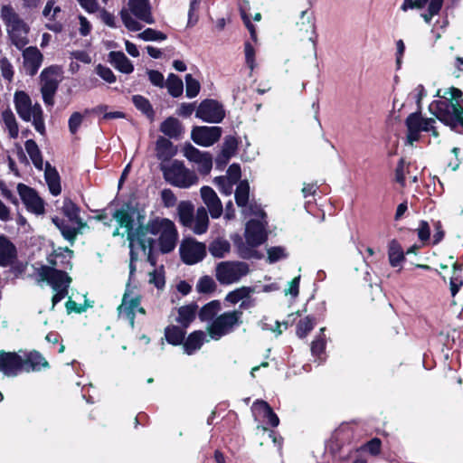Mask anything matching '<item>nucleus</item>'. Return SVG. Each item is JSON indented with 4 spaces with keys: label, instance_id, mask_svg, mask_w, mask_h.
Returning <instances> with one entry per match:
<instances>
[{
    "label": "nucleus",
    "instance_id": "1",
    "mask_svg": "<svg viewBox=\"0 0 463 463\" xmlns=\"http://www.w3.org/2000/svg\"><path fill=\"white\" fill-rule=\"evenodd\" d=\"M145 216L139 213L137 219L138 224L133 230L131 243L141 245V251L146 257L147 261L155 267L156 260L154 250L157 246L160 252L169 253L176 246L178 232L175 223L166 218H156L150 220L146 225H143Z\"/></svg>",
    "mask_w": 463,
    "mask_h": 463
},
{
    "label": "nucleus",
    "instance_id": "2",
    "mask_svg": "<svg viewBox=\"0 0 463 463\" xmlns=\"http://www.w3.org/2000/svg\"><path fill=\"white\" fill-rule=\"evenodd\" d=\"M72 256L71 250L59 247L53 250L48 257L51 266H43L38 270L39 279L47 282L54 292L52 298V308L68 296L71 278L66 270L72 269Z\"/></svg>",
    "mask_w": 463,
    "mask_h": 463
},
{
    "label": "nucleus",
    "instance_id": "3",
    "mask_svg": "<svg viewBox=\"0 0 463 463\" xmlns=\"http://www.w3.org/2000/svg\"><path fill=\"white\" fill-rule=\"evenodd\" d=\"M437 96L440 99L434 100L430 104V112L451 128L458 126L463 127L462 91L456 88H450L441 94V90H439Z\"/></svg>",
    "mask_w": 463,
    "mask_h": 463
},
{
    "label": "nucleus",
    "instance_id": "4",
    "mask_svg": "<svg viewBox=\"0 0 463 463\" xmlns=\"http://www.w3.org/2000/svg\"><path fill=\"white\" fill-rule=\"evenodd\" d=\"M139 211L130 205H124L113 213V218L118 222V227L113 232V236H127L130 248L129 273L132 276L136 270L135 261L138 257V250H141V245L131 243L133 230L138 224Z\"/></svg>",
    "mask_w": 463,
    "mask_h": 463
},
{
    "label": "nucleus",
    "instance_id": "5",
    "mask_svg": "<svg viewBox=\"0 0 463 463\" xmlns=\"http://www.w3.org/2000/svg\"><path fill=\"white\" fill-rule=\"evenodd\" d=\"M0 17L5 25L12 44L19 50L24 49L29 43V25L19 16L11 5H2Z\"/></svg>",
    "mask_w": 463,
    "mask_h": 463
},
{
    "label": "nucleus",
    "instance_id": "6",
    "mask_svg": "<svg viewBox=\"0 0 463 463\" xmlns=\"http://www.w3.org/2000/svg\"><path fill=\"white\" fill-rule=\"evenodd\" d=\"M14 103L18 116L24 121H32L36 131L43 135L45 132V125L43 109L40 104H33L29 95L23 90L15 91L14 95Z\"/></svg>",
    "mask_w": 463,
    "mask_h": 463
},
{
    "label": "nucleus",
    "instance_id": "7",
    "mask_svg": "<svg viewBox=\"0 0 463 463\" xmlns=\"http://www.w3.org/2000/svg\"><path fill=\"white\" fill-rule=\"evenodd\" d=\"M165 180L171 185L179 188H189L198 183V176L194 171L187 168L178 160L170 161L161 165Z\"/></svg>",
    "mask_w": 463,
    "mask_h": 463
},
{
    "label": "nucleus",
    "instance_id": "8",
    "mask_svg": "<svg viewBox=\"0 0 463 463\" xmlns=\"http://www.w3.org/2000/svg\"><path fill=\"white\" fill-rule=\"evenodd\" d=\"M241 316V310L228 311L217 316L207 326L210 338L217 341L233 332L242 323Z\"/></svg>",
    "mask_w": 463,
    "mask_h": 463
},
{
    "label": "nucleus",
    "instance_id": "9",
    "mask_svg": "<svg viewBox=\"0 0 463 463\" xmlns=\"http://www.w3.org/2000/svg\"><path fill=\"white\" fill-rule=\"evenodd\" d=\"M250 271L249 265L243 261H222L216 267L215 276L222 285L238 282Z\"/></svg>",
    "mask_w": 463,
    "mask_h": 463
},
{
    "label": "nucleus",
    "instance_id": "10",
    "mask_svg": "<svg viewBox=\"0 0 463 463\" xmlns=\"http://www.w3.org/2000/svg\"><path fill=\"white\" fill-rule=\"evenodd\" d=\"M118 311L119 317L128 319L132 327L134 326L136 313L145 314V309L140 307V296L138 292L134 288H130L129 285L127 286Z\"/></svg>",
    "mask_w": 463,
    "mask_h": 463
},
{
    "label": "nucleus",
    "instance_id": "11",
    "mask_svg": "<svg viewBox=\"0 0 463 463\" xmlns=\"http://www.w3.org/2000/svg\"><path fill=\"white\" fill-rule=\"evenodd\" d=\"M61 78V69L57 66H51L44 69L41 73V92L46 105L53 104V96L58 89Z\"/></svg>",
    "mask_w": 463,
    "mask_h": 463
},
{
    "label": "nucleus",
    "instance_id": "12",
    "mask_svg": "<svg viewBox=\"0 0 463 463\" xmlns=\"http://www.w3.org/2000/svg\"><path fill=\"white\" fill-rule=\"evenodd\" d=\"M433 118H423L420 112H415L409 115L406 119V126L408 129L407 142L412 145L415 141L419 140L421 131H431L434 136H437L433 124Z\"/></svg>",
    "mask_w": 463,
    "mask_h": 463
},
{
    "label": "nucleus",
    "instance_id": "13",
    "mask_svg": "<svg viewBox=\"0 0 463 463\" xmlns=\"http://www.w3.org/2000/svg\"><path fill=\"white\" fill-rule=\"evenodd\" d=\"M180 255L183 261L193 265L203 260L206 255V246L194 239L184 240L180 246Z\"/></svg>",
    "mask_w": 463,
    "mask_h": 463
},
{
    "label": "nucleus",
    "instance_id": "14",
    "mask_svg": "<svg viewBox=\"0 0 463 463\" xmlns=\"http://www.w3.org/2000/svg\"><path fill=\"white\" fill-rule=\"evenodd\" d=\"M250 185L248 182H241L235 191V201L237 205L241 208V213L245 215H254L263 217L265 213L257 204L249 202Z\"/></svg>",
    "mask_w": 463,
    "mask_h": 463
},
{
    "label": "nucleus",
    "instance_id": "15",
    "mask_svg": "<svg viewBox=\"0 0 463 463\" xmlns=\"http://www.w3.org/2000/svg\"><path fill=\"white\" fill-rule=\"evenodd\" d=\"M17 192L28 212L42 215L44 213V202L35 190L24 184H18Z\"/></svg>",
    "mask_w": 463,
    "mask_h": 463
},
{
    "label": "nucleus",
    "instance_id": "16",
    "mask_svg": "<svg viewBox=\"0 0 463 463\" xmlns=\"http://www.w3.org/2000/svg\"><path fill=\"white\" fill-rule=\"evenodd\" d=\"M184 156L197 165L199 173L208 175L213 167V158L210 153L200 151L191 144L183 147Z\"/></svg>",
    "mask_w": 463,
    "mask_h": 463
},
{
    "label": "nucleus",
    "instance_id": "17",
    "mask_svg": "<svg viewBox=\"0 0 463 463\" xmlns=\"http://www.w3.org/2000/svg\"><path fill=\"white\" fill-rule=\"evenodd\" d=\"M256 219L250 220L246 224L245 238L247 243L251 247H256L263 243L267 238L264 221L265 215L261 218L255 216Z\"/></svg>",
    "mask_w": 463,
    "mask_h": 463
},
{
    "label": "nucleus",
    "instance_id": "18",
    "mask_svg": "<svg viewBox=\"0 0 463 463\" xmlns=\"http://www.w3.org/2000/svg\"><path fill=\"white\" fill-rule=\"evenodd\" d=\"M222 106L213 99L203 101L196 110V117L205 122L219 123L224 118Z\"/></svg>",
    "mask_w": 463,
    "mask_h": 463
},
{
    "label": "nucleus",
    "instance_id": "19",
    "mask_svg": "<svg viewBox=\"0 0 463 463\" xmlns=\"http://www.w3.org/2000/svg\"><path fill=\"white\" fill-rule=\"evenodd\" d=\"M222 135L219 127H195L192 130L191 137L194 143L201 146H210L216 143Z\"/></svg>",
    "mask_w": 463,
    "mask_h": 463
},
{
    "label": "nucleus",
    "instance_id": "20",
    "mask_svg": "<svg viewBox=\"0 0 463 463\" xmlns=\"http://www.w3.org/2000/svg\"><path fill=\"white\" fill-rule=\"evenodd\" d=\"M23 365L22 354L0 351V372L5 376H16L22 372Z\"/></svg>",
    "mask_w": 463,
    "mask_h": 463
},
{
    "label": "nucleus",
    "instance_id": "21",
    "mask_svg": "<svg viewBox=\"0 0 463 463\" xmlns=\"http://www.w3.org/2000/svg\"><path fill=\"white\" fill-rule=\"evenodd\" d=\"M442 4L443 0H404L401 8L407 11L408 9L422 8L428 5V11L422 13L420 16L427 24H430L432 17L439 14Z\"/></svg>",
    "mask_w": 463,
    "mask_h": 463
},
{
    "label": "nucleus",
    "instance_id": "22",
    "mask_svg": "<svg viewBox=\"0 0 463 463\" xmlns=\"http://www.w3.org/2000/svg\"><path fill=\"white\" fill-rule=\"evenodd\" d=\"M24 68L27 74L33 76L42 66L43 56L34 46H30L23 51Z\"/></svg>",
    "mask_w": 463,
    "mask_h": 463
},
{
    "label": "nucleus",
    "instance_id": "23",
    "mask_svg": "<svg viewBox=\"0 0 463 463\" xmlns=\"http://www.w3.org/2000/svg\"><path fill=\"white\" fill-rule=\"evenodd\" d=\"M201 196L207 206L212 218H219L223 212V208L221 200L213 189L209 186H203L201 188Z\"/></svg>",
    "mask_w": 463,
    "mask_h": 463
},
{
    "label": "nucleus",
    "instance_id": "24",
    "mask_svg": "<svg viewBox=\"0 0 463 463\" xmlns=\"http://www.w3.org/2000/svg\"><path fill=\"white\" fill-rule=\"evenodd\" d=\"M127 10L146 24L154 23L149 0H128Z\"/></svg>",
    "mask_w": 463,
    "mask_h": 463
},
{
    "label": "nucleus",
    "instance_id": "25",
    "mask_svg": "<svg viewBox=\"0 0 463 463\" xmlns=\"http://www.w3.org/2000/svg\"><path fill=\"white\" fill-rule=\"evenodd\" d=\"M23 356V368L24 372H38L42 369L49 367L46 359L37 351H31L24 353Z\"/></svg>",
    "mask_w": 463,
    "mask_h": 463
},
{
    "label": "nucleus",
    "instance_id": "26",
    "mask_svg": "<svg viewBox=\"0 0 463 463\" xmlns=\"http://www.w3.org/2000/svg\"><path fill=\"white\" fill-rule=\"evenodd\" d=\"M16 258L14 245L5 237L0 236V265L6 267L12 265Z\"/></svg>",
    "mask_w": 463,
    "mask_h": 463
},
{
    "label": "nucleus",
    "instance_id": "27",
    "mask_svg": "<svg viewBox=\"0 0 463 463\" xmlns=\"http://www.w3.org/2000/svg\"><path fill=\"white\" fill-rule=\"evenodd\" d=\"M207 334L203 331H194L188 335L184 344V350L188 355L193 354L195 351L199 350L204 342H208Z\"/></svg>",
    "mask_w": 463,
    "mask_h": 463
},
{
    "label": "nucleus",
    "instance_id": "28",
    "mask_svg": "<svg viewBox=\"0 0 463 463\" xmlns=\"http://www.w3.org/2000/svg\"><path fill=\"white\" fill-rule=\"evenodd\" d=\"M110 63L119 71L129 74L134 71L132 62L121 52H111L109 53Z\"/></svg>",
    "mask_w": 463,
    "mask_h": 463
},
{
    "label": "nucleus",
    "instance_id": "29",
    "mask_svg": "<svg viewBox=\"0 0 463 463\" xmlns=\"http://www.w3.org/2000/svg\"><path fill=\"white\" fill-rule=\"evenodd\" d=\"M160 130L171 138H177L182 135L184 129L177 118L169 117L161 124Z\"/></svg>",
    "mask_w": 463,
    "mask_h": 463
},
{
    "label": "nucleus",
    "instance_id": "30",
    "mask_svg": "<svg viewBox=\"0 0 463 463\" xmlns=\"http://www.w3.org/2000/svg\"><path fill=\"white\" fill-rule=\"evenodd\" d=\"M44 175L51 194L54 196L59 195L61 192V187L60 183V175L56 169L47 164Z\"/></svg>",
    "mask_w": 463,
    "mask_h": 463
},
{
    "label": "nucleus",
    "instance_id": "31",
    "mask_svg": "<svg viewBox=\"0 0 463 463\" xmlns=\"http://www.w3.org/2000/svg\"><path fill=\"white\" fill-rule=\"evenodd\" d=\"M388 258L392 267H398L405 260L404 251L396 240H392L388 244Z\"/></svg>",
    "mask_w": 463,
    "mask_h": 463
},
{
    "label": "nucleus",
    "instance_id": "32",
    "mask_svg": "<svg viewBox=\"0 0 463 463\" xmlns=\"http://www.w3.org/2000/svg\"><path fill=\"white\" fill-rule=\"evenodd\" d=\"M209 225L207 211L204 207H199L196 211L192 229L196 234L205 233Z\"/></svg>",
    "mask_w": 463,
    "mask_h": 463
},
{
    "label": "nucleus",
    "instance_id": "33",
    "mask_svg": "<svg viewBox=\"0 0 463 463\" xmlns=\"http://www.w3.org/2000/svg\"><path fill=\"white\" fill-rule=\"evenodd\" d=\"M2 122L5 128L8 131L11 138H17L19 135L18 123L15 116L10 109H6L2 112Z\"/></svg>",
    "mask_w": 463,
    "mask_h": 463
},
{
    "label": "nucleus",
    "instance_id": "34",
    "mask_svg": "<svg viewBox=\"0 0 463 463\" xmlns=\"http://www.w3.org/2000/svg\"><path fill=\"white\" fill-rule=\"evenodd\" d=\"M178 216L183 225L192 227L194 222V206L188 202H182L178 205Z\"/></svg>",
    "mask_w": 463,
    "mask_h": 463
},
{
    "label": "nucleus",
    "instance_id": "35",
    "mask_svg": "<svg viewBox=\"0 0 463 463\" xmlns=\"http://www.w3.org/2000/svg\"><path fill=\"white\" fill-rule=\"evenodd\" d=\"M231 249V245L227 240L216 239L209 245V252L214 258H223Z\"/></svg>",
    "mask_w": 463,
    "mask_h": 463
},
{
    "label": "nucleus",
    "instance_id": "36",
    "mask_svg": "<svg viewBox=\"0 0 463 463\" xmlns=\"http://www.w3.org/2000/svg\"><path fill=\"white\" fill-rule=\"evenodd\" d=\"M24 146L34 166L42 169L43 162L37 144L33 139H29L25 142Z\"/></svg>",
    "mask_w": 463,
    "mask_h": 463
},
{
    "label": "nucleus",
    "instance_id": "37",
    "mask_svg": "<svg viewBox=\"0 0 463 463\" xmlns=\"http://www.w3.org/2000/svg\"><path fill=\"white\" fill-rule=\"evenodd\" d=\"M184 330L176 326H169L165 329V337L173 345H180L184 341Z\"/></svg>",
    "mask_w": 463,
    "mask_h": 463
},
{
    "label": "nucleus",
    "instance_id": "38",
    "mask_svg": "<svg viewBox=\"0 0 463 463\" xmlns=\"http://www.w3.org/2000/svg\"><path fill=\"white\" fill-rule=\"evenodd\" d=\"M220 308V302L213 300L203 307V308L200 310L199 317L202 321L212 322L217 317Z\"/></svg>",
    "mask_w": 463,
    "mask_h": 463
},
{
    "label": "nucleus",
    "instance_id": "39",
    "mask_svg": "<svg viewBox=\"0 0 463 463\" xmlns=\"http://www.w3.org/2000/svg\"><path fill=\"white\" fill-rule=\"evenodd\" d=\"M62 212L64 215L67 216L71 222L78 224L79 226H82V222L80 217V209L71 200L64 201Z\"/></svg>",
    "mask_w": 463,
    "mask_h": 463
},
{
    "label": "nucleus",
    "instance_id": "40",
    "mask_svg": "<svg viewBox=\"0 0 463 463\" xmlns=\"http://www.w3.org/2000/svg\"><path fill=\"white\" fill-rule=\"evenodd\" d=\"M196 308L194 306H184L178 309L176 321L184 328L194 319Z\"/></svg>",
    "mask_w": 463,
    "mask_h": 463
},
{
    "label": "nucleus",
    "instance_id": "41",
    "mask_svg": "<svg viewBox=\"0 0 463 463\" xmlns=\"http://www.w3.org/2000/svg\"><path fill=\"white\" fill-rule=\"evenodd\" d=\"M55 226L61 231L62 236L71 243H73L78 231L75 227H71L64 222L63 220L59 219L58 217L52 219Z\"/></svg>",
    "mask_w": 463,
    "mask_h": 463
},
{
    "label": "nucleus",
    "instance_id": "42",
    "mask_svg": "<svg viewBox=\"0 0 463 463\" xmlns=\"http://www.w3.org/2000/svg\"><path fill=\"white\" fill-rule=\"evenodd\" d=\"M254 292V289L250 287H241L226 296V300L232 304H236L241 300L250 298V294Z\"/></svg>",
    "mask_w": 463,
    "mask_h": 463
},
{
    "label": "nucleus",
    "instance_id": "43",
    "mask_svg": "<svg viewBox=\"0 0 463 463\" xmlns=\"http://www.w3.org/2000/svg\"><path fill=\"white\" fill-rule=\"evenodd\" d=\"M166 88L173 97H179L183 93L184 84L178 76L171 73L166 80Z\"/></svg>",
    "mask_w": 463,
    "mask_h": 463
},
{
    "label": "nucleus",
    "instance_id": "44",
    "mask_svg": "<svg viewBox=\"0 0 463 463\" xmlns=\"http://www.w3.org/2000/svg\"><path fill=\"white\" fill-rule=\"evenodd\" d=\"M267 261L272 264L287 259L288 254L286 248L281 246H275L267 249Z\"/></svg>",
    "mask_w": 463,
    "mask_h": 463
},
{
    "label": "nucleus",
    "instance_id": "45",
    "mask_svg": "<svg viewBox=\"0 0 463 463\" xmlns=\"http://www.w3.org/2000/svg\"><path fill=\"white\" fill-rule=\"evenodd\" d=\"M461 266L458 265L457 263L453 264V272L452 276L450 278V291L452 296L454 297L458 291L459 290L460 287L463 284V280L461 278Z\"/></svg>",
    "mask_w": 463,
    "mask_h": 463
},
{
    "label": "nucleus",
    "instance_id": "46",
    "mask_svg": "<svg viewBox=\"0 0 463 463\" xmlns=\"http://www.w3.org/2000/svg\"><path fill=\"white\" fill-rule=\"evenodd\" d=\"M133 103L137 109L146 114L148 118H152L154 111L147 99L140 95H135L132 98Z\"/></svg>",
    "mask_w": 463,
    "mask_h": 463
},
{
    "label": "nucleus",
    "instance_id": "47",
    "mask_svg": "<svg viewBox=\"0 0 463 463\" xmlns=\"http://www.w3.org/2000/svg\"><path fill=\"white\" fill-rule=\"evenodd\" d=\"M149 283L155 285L158 289L164 288L165 271L163 266L155 267V269L149 272Z\"/></svg>",
    "mask_w": 463,
    "mask_h": 463
},
{
    "label": "nucleus",
    "instance_id": "48",
    "mask_svg": "<svg viewBox=\"0 0 463 463\" xmlns=\"http://www.w3.org/2000/svg\"><path fill=\"white\" fill-rule=\"evenodd\" d=\"M137 37L146 42H160L166 39V35L164 33L152 28L146 29L142 33H138Z\"/></svg>",
    "mask_w": 463,
    "mask_h": 463
},
{
    "label": "nucleus",
    "instance_id": "49",
    "mask_svg": "<svg viewBox=\"0 0 463 463\" xmlns=\"http://www.w3.org/2000/svg\"><path fill=\"white\" fill-rule=\"evenodd\" d=\"M315 322L311 317H306L300 319L297 326V335L300 338H304L314 328Z\"/></svg>",
    "mask_w": 463,
    "mask_h": 463
},
{
    "label": "nucleus",
    "instance_id": "50",
    "mask_svg": "<svg viewBox=\"0 0 463 463\" xmlns=\"http://www.w3.org/2000/svg\"><path fill=\"white\" fill-rule=\"evenodd\" d=\"M131 14H132L130 13V11L127 9H123L120 12V16L123 21V24L129 31H139L141 29V24L135 18H133Z\"/></svg>",
    "mask_w": 463,
    "mask_h": 463
},
{
    "label": "nucleus",
    "instance_id": "51",
    "mask_svg": "<svg viewBox=\"0 0 463 463\" xmlns=\"http://www.w3.org/2000/svg\"><path fill=\"white\" fill-rule=\"evenodd\" d=\"M185 91L186 96L190 99L196 97L200 91L199 81L193 78L191 74L185 76Z\"/></svg>",
    "mask_w": 463,
    "mask_h": 463
},
{
    "label": "nucleus",
    "instance_id": "52",
    "mask_svg": "<svg viewBox=\"0 0 463 463\" xmlns=\"http://www.w3.org/2000/svg\"><path fill=\"white\" fill-rule=\"evenodd\" d=\"M214 184L217 185L220 192L223 194L230 195L233 191L235 183L229 180L224 176H218L214 179Z\"/></svg>",
    "mask_w": 463,
    "mask_h": 463
},
{
    "label": "nucleus",
    "instance_id": "53",
    "mask_svg": "<svg viewBox=\"0 0 463 463\" xmlns=\"http://www.w3.org/2000/svg\"><path fill=\"white\" fill-rule=\"evenodd\" d=\"M215 286V282L211 277L204 276L198 280L196 288L200 293H210L214 290Z\"/></svg>",
    "mask_w": 463,
    "mask_h": 463
},
{
    "label": "nucleus",
    "instance_id": "54",
    "mask_svg": "<svg viewBox=\"0 0 463 463\" xmlns=\"http://www.w3.org/2000/svg\"><path fill=\"white\" fill-rule=\"evenodd\" d=\"M0 71L5 80L12 81L14 78V67L6 57L0 59Z\"/></svg>",
    "mask_w": 463,
    "mask_h": 463
},
{
    "label": "nucleus",
    "instance_id": "55",
    "mask_svg": "<svg viewBox=\"0 0 463 463\" xmlns=\"http://www.w3.org/2000/svg\"><path fill=\"white\" fill-rule=\"evenodd\" d=\"M270 410L271 407L266 402L261 400L256 401L251 406L252 413L256 418L264 417Z\"/></svg>",
    "mask_w": 463,
    "mask_h": 463
},
{
    "label": "nucleus",
    "instance_id": "56",
    "mask_svg": "<svg viewBox=\"0 0 463 463\" xmlns=\"http://www.w3.org/2000/svg\"><path fill=\"white\" fill-rule=\"evenodd\" d=\"M96 72L99 77H101L104 80H106L109 83H113L116 81V77L113 71L109 67L99 64L96 67Z\"/></svg>",
    "mask_w": 463,
    "mask_h": 463
},
{
    "label": "nucleus",
    "instance_id": "57",
    "mask_svg": "<svg viewBox=\"0 0 463 463\" xmlns=\"http://www.w3.org/2000/svg\"><path fill=\"white\" fill-rule=\"evenodd\" d=\"M326 348L325 335L317 336L311 344V352L314 355L319 356L324 353Z\"/></svg>",
    "mask_w": 463,
    "mask_h": 463
},
{
    "label": "nucleus",
    "instance_id": "58",
    "mask_svg": "<svg viewBox=\"0 0 463 463\" xmlns=\"http://www.w3.org/2000/svg\"><path fill=\"white\" fill-rule=\"evenodd\" d=\"M83 116L80 112H74L69 119V129L75 134L82 123Z\"/></svg>",
    "mask_w": 463,
    "mask_h": 463
},
{
    "label": "nucleus",
    "instance_id": "59",
    "mask_svg": "<svg viewBox=\"0 0 463 463\" xmlns=\"http://www.w3.org/2000/svg\"><path fill=\"white\" fill-rule=\"evenodd\" d=\"M406 165L404 159H401L398 163V165L395 170V180L398 182L401 185L405 184V173H406Z\"/></svg>",
    "mask_w": 463,
    "mask_h": 463
},
{
    "label": "nucleus",
    "instance_id": "60",
    "mask_svg": "<svg viewBox=\"0 0 463 463\" xmlns=\"http://www.w3.org/2000/svg\"><path fill=\"white\" fill-rule=\"evenodd\" d=\"M161 199L165 207H173L176 203V197L170 189L162 190Z\"/></svg>",
    "mask_w": 463,
    "mask_h": 463
},
{
    "label": "nucleus",
    "instance_id": "61",
    "mask_svg": "<svg viewBox=\"0 0 463 463\" xmlns=\"http://www.w3.org/2000/svg\"><path fill=\"white\" fill-rule=\"evenodd\" d=\"M237 148L236 140L232 137L227 138L223 144L222 152V155L232 157Z\"/></svg>",
    "mask_w": 463,
    "mask_h": 463
},
{
    "label": "nucleus",
    "instance_id": "62",
    "mask_svg": "<svg viewBox=\"0 0 463 463\" xmlns=\"http://www.w3.org/2000/svg\"><path fill=\"white\" fill-rule=\"evenodd\" d=\"M418 237L422 241H427L430 239V229L427 222L421 221L417 228Z\"/></svg>",
    "mask_w": 463,
    "mask_h": 463
},
{
    "label": "nucleus",
    "instance_id": "63",
    "mask_svg": "<svg viewBox=\"0 0 463 463\" xmlns=\"http://www.w3.org/2000/svg\"><path fill=\"white\" fill-rule=\"evenodd\" d=\"M229 178L233 183H237L241 178V167L237 164H232L227 170V175L224 176Z\"/></svg>",
    "mask_w": 463,
    "mask_h": 463
},
{
    "label": "nucleus",
    "instance_id": "64",
    "mask_svg": "<svg viewBox=\"0 0 463 463\" xmlns=\"http://www.w3.org/2000/svg\"><path fill=\"white\" fill-rule=\"evenodd\" d=\"M149 80L155 86L163 87L164 85V76L161 72L155 70H150L147 71Z\"/></svg>",
    "mask_w": 463,
    "mask_h": 463
}]
</instances>
